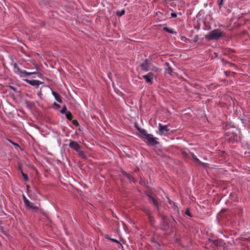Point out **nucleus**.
I'll return each mask as SVG.
<instances>
[{
    "label": "nucleus",
    "mask_w": 250,
    "mask_h": 250,
    "mask_svg": "<svg viewBox=\"0 0 250 250\" xmlns=\"http://www.w3.org/2000/svg\"><path fill=\"white\" fill-rule=\"evenodd\" d=\"M222 62H223L225 63L229 64V65L230 64V62H229L225 60L224 59H222Z\"/></svg>",
    "instance_id": "f704fd0d"
},
{
    "label": "nucleus",
    "mask_w": 250,
    "mask_h": 250,
    "mask_svg": "<svg viewBox=\"0 0 250 250\" xmlns=\"http://www.w3.org/2000/svg\"><path fill=\"white\" fill-rule=\"evenodd\" d=\"M161 221L160 223L161 228L160 229L163 231H167L169 229V223L170 221L169 219L167 217L165 214H160Z\"/></svg>",
    "instance_id": "f03ea898"
},
{
    "label": "nucleus",
    "mask_w": 250,
    "mask_h": 250,
    "mask_svg": "<svg viewBox=\"0 0 250 250\" xmlns=\"http://www.w3.org/2000/svg\"><path fill=\"white\" fill-rule=\"evenodd\" d=\"M14 67L17 68L18 71L21 74H24L25 76H30L32 74H36V72H28L26 71L25 70H22L21 69L19 68L16 64H14Z\"/></svg>",
    "instance_id": "9b49d317"
},
{
    "label": "nucleus",
    "mask_w": 250,
    "mask_h": 250,
    "mask_svg": "<svg viewBox=\"0 0 250 250\" xmlns=\"http://www.w3.org/2000/svg\"><path fill=\"white\" fill-rule=\"evenodd\" d=\"M151 242L153 243H155L156 244L157 242L156 241V239L154 237H152L151 238Z\"/></svg>",
    "instance_id": "473e14b6"
},
{
    "label": "nucleus",
    "mask_w": 250,
    "mask_h": 250,
    "mask_svg": "<svg viewBox=\"0 0 250 250\" xmlns=\"http://www.w3.org/2000/svg\"><path fill=\"white\" fill-rule=\"evenodd\" d=\"M146 195L148 198V201L154 206H157L160 203L158 201V198L156 196H152L151 193H146Z\"/></svg>",
    "instance_id": "423d86ee"
},
{
    "label": "nucleus",
    "mask_w": 250,
    "mask_h": 250,
    "mask_svg": "<svg viewBox=\"0 0 250 250\" xmlns=\"http://www.w3.org/2000/svg\"><path fill=\"white\" fill-rule=\"evenodd\" d=\"M38 74V76L39 78H41L42 77V74L40 73H37Z\"/></svg>",
    "instance_id": "37998d69"
},
{
    "label": "nucleus",
    "mask_w": 250,
    "mask_h": 250,
    "mask_svg": "<svg viewBox=\"0 0 250 250\" xmlns=\"http://www.w3.org/2000/svg\"><path fill=\"white\" fill-rule=\"evenodd\" d=\"M185 214H186L187 215H188V216H189V217H192V215H191V213H190V210H189L188 208H187V209L186 210V211H185Z\"/></svg>",
    "instance_id": "cd10ccee"
},
{
    "label": "nucleus",
    "mask_w": 250,
    "mask_h": 250,
    "mask_svg": "<svg viewBox=\"0 0 250 250\" xmlns=\"http://www.w3.org/2000/svg\"><path fill=\"white\" fill-rule=\"evenodd\" d=\"M209 241L211 242L213 245L217 246L223 247H226V243L221 239H215V240H212V239H209Z\"/></svg>",
    "instance_id": "1a4fd4ad"
},
{
    "label": "nucleus",
    "mask_w": 250,
    "mask_h": 250,
    "mask_svg": "<svg viewBox=\"0 0 250 250\" xmlns=\"http://www.w3.org/2000/svg\"><path fill=\"white\" fill-rule=\"evenodd\" d=\"M125 10L124 9L121 10V11H117L116 12V15L118 16V17H121L122 16H123L124 15H125Z\"/></svg>",
    "instance_id": "4be33fe9"
},
{
    "label": "nucleus",
    "mask_w": 250,
    "mask_h": 250,
    "mask_svg": "<svg viewBox=\"0 0 250 250\" xmlns=\"http://www.w3.org/2000/svg\"><path fill=\"white\" fill-rule=\"evenodd\" d=\"M20 169H21V173L22 174V176H23V179L25 181H27L28 180V175L27 174H26V173H24L22 170H21V167H20Z\"/></svg>",
    "instance_id": "412c9836"
},
{
    "label": "nucleus",
    "mask_w": 250,
    "mask_h": 250,
    "mask_svg": "<svg viewBox=\"0 0 250 250\" xmlns=\"http://www.w3.org/2000/svg\"><path fill=\"white\" fill-rule=\"evenodd\" d=\"M224 0H221L218 3V7L220 8L223 4V2Z\"/></svg>",
    "instance_id": "2f4dec72"
},
{
    "label": "nucleus",
    "mask_w": 250,
    "mask_h": 250,
    "mask_svg": "<svg viewBox=\"0 0 250 250\" xmlns=\"http://www.w3.org/2000/svg\"><path fill=\"white\" fill-rule=\"evenodd\" d=\"M171 218H172V219L174 221H175V222H176V221H175V220H174V218H173L172 216H171Z\"/></svg>",
    "instance_id": "de8ad7c7"
},
{
    "label": "nucleus",
    "mask_w": 250,
    "mask_h": 250,
    "mask_svg": "<svg viewBox=\"0 0 250 250\" xmlns=\"http://www.w3.org/2000/svg\"><path fill=\"white\" fill-rule=\"evenodd\" d=\"M26 187H27V188L28 189V188H29V186L28 185H27Z\"/></svg>",
    "instance_id": "864d4df0"
},
{
    "label": "nucleus",
    "mask_w": 250,
    "mask_h": 250,
    "mask_svg": "<svg viewBox=\"0 0 250 250\" xmlns=\"http://www.w3.org/2000/svg\"><path fill=\"white\" fill-rule=\"evenodd\" d=\"M157 250H161V248L157 249Z\"/></svg>",
    "instance_id": "5fc2aeb1"
},
{
    "label": "nucleus",
    "mask_w": 250,
    "mask_h": 250,
    "mask_svg": "<svg viewBox=\"0 0 250 250\" xmlns=\"http://www.w3.org/2000/svg\"><path fill=\"white\" fill-rule=\"evenodd\" d=\"M158 26L161 27V26H163V25L162 24H159Z\"/></svg>",
    "instance_id": "603ef678"
},
{
    "label": "nucleus",
    "mask_w": 250,
    "mask_h": 250,
    "mask_svg": "<svg viewBox=\"0 0 250 250\" xmlns=\"http://www.w3.org/2000/svg\"><path fill=\"white\" fill-rule=\"evenodd\" d=\"M65 116H66V118L70 120V121H71L73 119V116L71 114V113L69 111H68L65 114Z\"/></svg>",
    "instance_id": "aec40b11"
},
{
    "label": "nucleus",
    "mask_w": 250,
    "mask_h": 250,
    "mask_svg": "<svg viewBox=\"0 0 250 250\" xmlns=\"http://www.w3.org/2000/svg\"><path fill=\"white\" fill-rule=\"evenodd\" d=\"M39 212H40L41 214L43 215H45V212L43 211V210L42 209H41L39 208V210H38Z\"/></svg>",
    "instance_id": "7c9ffc66"
},
{
    "label": "nucleus",
    "mask_w": 250,
    "mask_h": 250,
    "mask_svg": "<svg viewBox=\"0 0 250 250\" xmlns=\"http://www.w3.org/2000/svg\"><path fill=\"white\" fill-rule=\"evenodd\" d=\"M225 73L226 75L228 76L229 74L230 73V71H227Z\"/></svg>",
    "instance_id": "79ce46f5"
},
{
    "label": "nucleus",
    "mask_w": 250,
    "mask_h": 250,
    "mask_svg": "<svg viewBox=\"0 0 250 250\" xmlns=\"http://www.w3.org/2000/svg\"><path fill=\"white\" fill-rule=\"evenodd\" d=\"M135 128H136V129H137L138 131H139V130L140 129H141L140 127H139L138 126V125H137V124H136L135 125Z\"/></svg>",
    "instance_id": "ea45409f"
},
{
    "label": "nucleus",
    "mask_w": 250,
    "mask_h": 250,
    "mask_svg": "<svg viewBox=\"0 0 250 250\" xmlns=\"http://www.w3.org/2000/svg\"><path fill=\"white\" fill-rule=\"evenodd\" d=\"M165 64L167 67V68L166 69V72L172 76V68L169 66L168 62H166Z\"/></svg>",
    "instance_id": "f3484780"
},
{
    "label": "nucleus",
    "mask_w": 250,
    "mask_h": 250,
    "mask_svg": "<svg viewBox=\"0 0 250 250\" xmlns=\"http://www.w3.org/2000/svg\"><path fill=\"white\" fill-rule=\"evenodd\" d=\"M77 152H78V155L79 157L81 158L82 159H83V160L87 159V156L85 155V154L83 151H82L81 149H80L79 151H77Z\"/></svg>",
    "instance_id": "dca6fc26"
},
{
    "label": "nucleus",
    "mask_w": 250,
    "mask_h": 250,
    "mask_svg": "<svg viewBox=\"0 0 250 250\" xmlns=\"http://www.w3.org/2000/svg\"><path fill=\"white\" fill-rule=\"evenodd\" d=\"M192 157L195 162L198 163L199 161V160L193 153L192 154Z\"/></svg>",
    "instance_id": "c756f323"
},
{
    "label": "nucleus",
    "mask_w": 250,
    "mask_h": 250,
    "mask_svg": "<svg viewBox=\"0 0 250 250\" xmlns=\"http://www.w3.org/2000/svg\"><path fill=\"white\" fill-rule=\"evenodd\" d=\"M172 18H176L177 14L175 13H171L170 14Z\"/></svg>",
    "instance_id": "72a5a7b5"
},
{
    "label": "nucleus",
    "mask_w": 250,
    "mask_h": 250,
    "mask_svg": "<svg viewBox=\"0 0 250 250\" xmlns=\"http://www.w3.org/2000/svg\"><path fill=\"white\" fill-rule=\"evenodd\" d=\"M68 111L67 110V108L66 106H64L62 108L60 111V112L62 114H65Z\"/></svg>",
    "instance_id": "393cba45"
},
{
    "label": "nucleus",
    "mask_w": 250,
    "mask_h": 250,
    "mask_svg": "<svg viewBox=\"0 0 250 250\" xmlns=\"http://www.w3.org/2000/svg\"><path fill=\"white\" fill-rule=\"evenodd\" d=\"M163 30H164V31H166V32H167V33H170V34H173L174 33L172 29H170V28H169L168 27H164L163 28Z\"/></svg>",
    "instance_id": "5701e85b"
},
{
    "label": "nucleus",
    "mask_w": 250,
    "mask_h": 250,
    "mask_svg": "<svg viewBox=\"0 0 250 250\" xmlns=\"http://www.w3.org/2000/svg\"><path fill=\"white\" fill-rule=\"evenodd\" d=\"M52 94L54 96L55 100L58 103H62V97L59 94H58V93H57L55 91H52Z\"/></svg>",
    "instance_id": "2eb2a0df"
},
{
    "label": "nucleus",
    "mask_w": 250,
    "mask_h": 250,
    "mask_svg": "<svg viewBox=\"0 0 250 250\" xmlns=\"http://www.w3.org/2000/svg\"><path fill=\"white\" fill-rule=\"evenodd\" d=\"M159 130L160 134H163L165 132H168L169 129L168 128V125H163L161 124H159Z\"/></svg>",
    "instance_id": "f8f14e48"
},
{
    "label": "nucleus",
    "mask_w": 250,
    "mask_h": 250,
    "mask_svg": "<svg viewBox=\"0 0 250 250\" xmlns=\"http://www.w3.org/2000/svg\"><path fill=\"white\" fill-rule=\"evenodd\" d=\"M156 249H158V248H160L161 247V245H160V244L158 242H157L156 243Z\"/></svg>",
    "instance_id": "e433bc0d"
},
{
    "label": "nucleus",
    "mask_w": 250,
    "mask_h": 250,
    "mask_svg": "<svg viewBox=\"0 0 250 250\" xmlns=\"http://www.w3.org/2000/svg\"><path fill=\"white\" fill-rule=\"evenodd\" d=\"M25 207L26 209L31 210L32 212H37L39 210V207L30 201L29 202V203L25 204Z\"/></svg>",
    "instance_id": "39448f33"
},
{
    "label": "nucleus",
    "mask_w": 250,
    "mask_h": 250,
    "mask_svg": "<svg viewBox=\"0 0 250 250\" xmlns=\"http://www.w3.org/2000/svg\"><path fill=\"white\" fill-rule=\"evenodd\" d=\"M200 166L203 167H207V164L206 163H203V162H201L200 160L199 161H198V162L197 163Z\"/></svg>",
    "instance_id": "bb28decb"
},
{
    "label": "nucleus",
    "mask_w": 250,
    "mask_h": 250,
    "mask_svg": "<svg viewBox=\"0 0 250 250\" xmlns=\"http://www.w3.org/2000/svg\"><path fill=\"white\" fill-rule=\"evenodd\" d=\"M105 238H106V239H109V240L111 239V238H110V237L109 236V235H106L105 236Z\"/></svg>",
    "instance_id": "c03bdc74"
},
{
    "label": "nucleus",
    "mask_w": 250,
    "mask_h": 250,
    "mask_svg": "<svg viewBox=\"0 0 250 250\" xmlns=\"http://www.w3.org/2000/svg\"><path fill=\"white\" fill-rule=\"evenodd\" d=\"M145 139L147 140L148 144L150 146H155L159 144V142L156 140L157 138L153 137L152 134L147 135Z\"/></svg>",
    "instance_id": "20e7f679"
},
{
    "label": "nucleus",
    "mask_w": 250,
    "mask_h": 250,
    "mask_svg": "<svg viewBox=\"0 0 250 250\" xmlns=\"http://www.w3.org/2000/svg\"><path fill=\"white\" fill-rule=\"evenodd\" d=\"M149 220H150V222L153 221H154V218L153 217V219H151V220L149 219Z\"/></svg>",
    "instance_id": "09e8293b"
},
{
    "label": "nucleus",
    "mask_w": 250,
    "mask_h": 250,
    "mask_svg": "<svg viewBox=\"0 0 250 250\" xmlns=\"http://www.w3.org/2000/svg\"><path fill=\"white\" fill-rule=\"evenodd\" d=\"M229 65L230 66L236 67V65H235V64L234 63H231V62L230 63Z\"/></svg>",
    "instance_id": "a19ab883"
},
{
    "label": "nucleus",
    "mask_w": 250,
    "mask_h": 250,
    "mask_svg": "<svg viewBox=\"0 0 250 250\" xmlns=\"http://www.w3.org/2000/svg\"><path fill=\"white\" fill-rule=\"evenodd\" d=\"M54 105L57 108H60L61 107V105L60 104H58L56 103H54Z\"/></svg>",
    "instance_id": "4c0bfd02"
},
{
    "label": "nucleus",
    "mask_w": 250,
    "mask_h": 250,
    "mask_svg": "<svg viewBox=\"0 0 250 250\" xmlns=\"http://www.w3.org/2000/svg\"><path fill=\"white\" fill-rule=\"evenodd\" d=\"M152 59L151 58L146 59L144 62L140 64L141 70L145 71L150 70V65L151 64Z\"/></svg>",
    "instance_id": "7ed1b4c3"
},
{
    "label": "nucleus",
    "mask_w": 250,
    "mask_h": 250,
    "mask_svg": "<svg viewBox=\"0 0 250 250\" xmlns=\"http://www.w3.org/2000/svg\"><path fill=\"white\" fill-rule=\"evenodd\" d=\"M10 89L13 90L15 92H17V88L14 87V86H12V85H9L8 86Z\"/></svg>",
    "instance_id": "c85d7f7f"
},
{
    "label": "nucleus",
    "mask_w": 250,
    "mask_h": 250,
    "mask_svg": "<svg viewBox=\"0 0 250 250\" xmlns=\"http://www.w3.org/2000/svg\"><path fill=\"white\" fill-rule=\"evenodd\" d=\"M2 228L0 227V231L2 230Z\"/></svg>",
    "instance_id": "3c124183"
},
{
    "label": "nucleus",
    "mask_w": 250,
    "mask_h": 250,
    "mask_svg": "<svg viewBox=\"0 0 250 250\" xmlns=\"http://www.w3.org/2000/svg\"><path fill=\"white\" fill-rule=\"evenodd\" d=\"M197 39H197V37H195V39L194 41H195V42H197Z\"/></svg>",
    "instance_id": "a18cd8bd"
},
{
    "label": "nucleus",
    "mask_w": 250,
    "mask_h": 250,
    "mask_svg": "<svg viewBox=\"0 0 250 250\" xmlns=\"http://www.w3.org/2000/svg\"><path fill=\"white\" fill-rule=\"evenodd\" d=\"M14 144L15 146H19L18 144Z\"/></svg>",
    "instance_id": "8fccbe9b"
},
{
    "label": "nucleus",
    "mask_w": 250,
    "mask_h": 250,
    "mask_svg": "<svg viewBox=\"0 0 250 250\" xmlns=\"http://www.w3.org/2000/svg\"><path fill=\"white\" fill-rule=\"evenodd\" d=\"M142 210L148 216L149 219L151 220V219H153V216L152 215L151 212L148 208L143 207L142 208Z\"/></svg>",
    "instance_id": "ddd939ff"
},
{
    "label": "nucleus",
    "mask_w": 250,
    "mask_h": 250,
    "mask_svg": "<svg viewBox=\"0 0 250 250\" xmlns=\"http://www.w3.org/2000/svg\"><path fill=\"white\" fill-rule=\"evenodd\" d=\"M225 34L220 29H215L205 35V38L208 41L212 40L218 41L221 37L224 36Z\"/></svg>",
    "instance_id": "f257e3e1"
},
{
    "label": "nucleus",
    "mask_w": 250,
    "mask_h": 250,
    "mask_svg": "<svg viewBox=\"0 0 250 250\" xmlns=\"http://www.w3.org/2000/svg\"><path fill=\"white\" fill-rule=\"evenodd\" d=\"M71 121H72V123L74 125H75L77 127H78L80 126L79 123L76 120H72Z\"/></svg>",
    "instance_id": "b1692460"
},
{
    "label": "nucleus",
    "mask_w": 250,
    "mask_h": 250,
    "mask_svg": "<svg viewBox=\"0 0 250 250\" xmlns=\"http://www.w3.org/2000/svg\"><path fill=\"white\" fill-rule=\"evenodd\" d=\"M121 172L125 175L130 181L134 182V178L129 173H127L125 171L121 169Z\"/></svg>",
    "instance_id": "4468645a"
},
{
    "label": "nucleus",
    "mask_w": 250,
    "mask_h": 250,
    "mask_svg": "<svg viewBox=\"0 0 250 250\" xmlns=\"http://www.w3.org/2000/svg\"><path fill=\"white\" fill-rule=\"evenodd\" d=\"M197 39H197V37H195V39L194 41H195V42H197Z\"/></svg>",
    "instance_id": "49530a36"
},
{
    "label": "nucleus",
    "mask_w": 250,
    "mask_h": 250,
    "mask_svg": "<svg viewBox=\"0 0 250 250\" xmlns=\"http://www.w3.org/2000/svg\"><path fill=\"white\" fill-rule=\"evenodd\" d=\"M139 132L144 136L145 138H146L147 135H149V134L147 133L146 130L145 129H140L139 130Z\"/></svg>",
    "instance_id": "a211bd4d"
},
{
    "label": "nucleus",
    "mask_w": 250,
    "mask_h": 250,
    "mask_svg": "<svg viewBox=\"0 0 250 250\" xmlns=\"http://www.w3.org/2000/svg\"><path fill=\"white\" fill-rule=\"evenodd\" d=\"M168 203L171 205L175 206V203L170 199L168 200Z\"/></svg>",
    "instance_id": "c9c22d12"
},
{
    "label": "nucleus",
    "mask_w": 250,
    "mask_h": 250,
    "mask_svg": "<svg viewBox=\"0 0 250 250\" xmlns=\"http://www.w3.org/2000/svg\"><path fill=\"white\" fill-rule=\"evenodd\" d=\"M154 74L152 72L148 73L146 75H144L143 78L145 80L146 83L152 84L153 83V79Z\"/></svg>",
    "instance_id": "6e6552de"
},
{
    "label": "nucleus",
    "mask_w": 250,
    "mask_h": 250,
    "mask_svg": "<svg viewBox=\"0 0 250 250\" xmlns=\"http://www.w3.org/2000/svg\"><path fill=\"white\" fill-rule=\"evenodd\" d=\"M160 206H161V203L159 204L157 206H154L155 207V208H156V210L157 211V214L159 217H160V214H165L164 212H162L160 210V209L159 208Z\"/></svg>",
    "instance_id": "6ab92c4d"
},
{
    "label": "nucleus",
    "mask_w": 250,
    "mask_h": 250,
    "mask_svg": "<svg viewBox=\"0 0 250 250\" xmlns=\"http://www.w3.org/2000/svg\"><path fill=\"white\" fill-rule=\"evenodd\" d=\"M22 198L24 202V205L26 204L27 203H29V202L30 201L28 200L27 198L25 197L24 195H22Z\"/></svg>",
    "instance_id": "a878e982"
},
{
    "label": "nucleus",
    "mask_w": 250,
    "mask_h": 250,
    "mask_svg": "<svg viewBox=\"0 0 250 250\" xmlns=\"http://www.w3.org/2000/svg\"><path fill=\"white\" fill-rule=\"evenodd\" d=\"M24 81L26 82L27 83L34 86L38 87L39 85L43 83L39 80H30L28 79H24Z\"/></svg>",
    "instance_id": "9d476101"
},
{
    "label": "nucleus",
    "mask_w": 250,
    "mask_h": 250,
    "mask_svg": "<svg viewBox=\"0 0 250 250\" xmlns=\"http://www.w3.org/2000/svg\"><path fill=\"white\" fill-rule=\"evenodd\" d=\"M69 146L76 152L79 151V150L81 148V146L80 145H79L77 142L72 140L69 141Z\"/></svg>",
    "instance_id": "0eeeda50"
},
{
    "label": "nucleus",
    "mask_w": 250,
    "mask_h": 250,
    "mask_svg": "<svg viewBox=\"0 0 250 250\" xmlns=\"http://www.w3.org/2000/svg\"><path fill=\"white\" fill-rule=\"evenodd\" d=\"M110 240H111L113 242H116L117 243L120 244L121 245H122L121 244V243L118 240H115V239H110Z\"/></svg>",
    "instance_id": "58836bf2"
}]
</instances>
